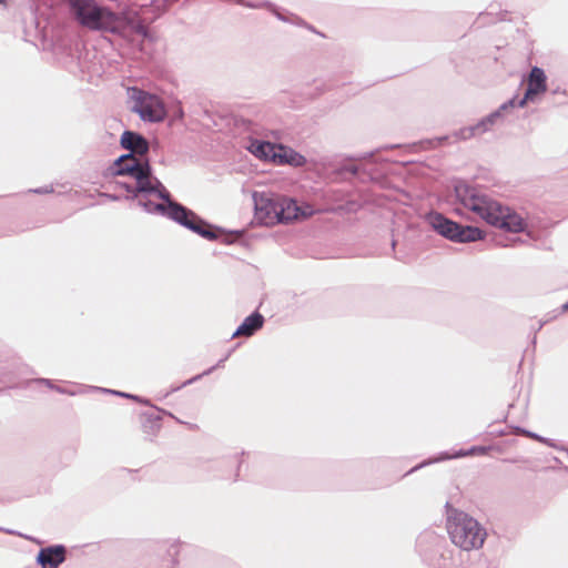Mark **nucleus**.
Wrapping results in <instances>:
<instances>
[{
    "label": "nucleus",
    "instance_id": "nucleus-1",
    "mask_svg": "<svg viewBox=\"0 0 568 568\" xmlns=\"http://www.w3.org/2000/svg\"><path fill=\"white\" fill-rule=\"evenodd\" d=\"M455 211L460 215L480 219L489 225L513 233L524 232L527 226L520 214L468 183L458 182L455 185Z\"/></svg>",
    "mask_w": 568,
    "mask_h": 568
},
{
    "label": "nucleus",
    "instance_id": "nucleus-2",
    "mask_svg": "<svg viewBox=\"0 0 568 568\" xmlns=\"http://www.w3.org/2000/svg\"><path fill=\"white\" fill-rule=\"evenodd\" d=\"M68 4L77 22L89 30L108 32L123 38L132 34L143 38L149 36L148 28L134 11L115 12L109 7L99 4L95 0H68Z\"/></svg>",
    "mask_w": 568,
    "mask_h": 568
},
{
    "label": "nucleus",
    "instance_id": "nucleus-3",
    "mask_svg": "<svg viewBox=\"0 0 568 568\" xmlns=\"http://www.w3.org/2000/svg\"><path fill=\"white\" fill-rule=\"evenodd\" d=\"M146 190H132V199L138 201L149 214L168 217L206 240L217 239V234L210 230V225L192 210L172 200L170 192L158 179H151Z\"/></svg>",
    "mask_w": 568,
    "mask_h": 568
},
{
    "label": "nucleus",
    "instance_id": "nucleus-4",
    "mask_svg": "<svg viewBox=\"0 0 568 568\" xmlns=\"http://www.w3.org/2000/svg\"><path fill=\"white\" fill-rule=\"evenodd\" d=\"M446 529L452 542L462 550L470 551L483 547L486 529L471 516L450 506L447 501Z\"/></svg>",
    "mask_w": 568,
    "mask_h": 568
},
{
    "label": "nucleus",
    "instance_id": "nucleus-5",
    "mask_svg": "<svg viewBox=\"0 0 568 568\" xmlns=\"http://www.w3.org/2000/svg\"><path fill=\"white\" fill-rule=\"evenodd\" d=\"M112 174L116 176L130 175L134 179L132 183H121L126 192L132 190H145L149 186L153 175L151 165L146 158L132 156V153H126L119 156L112 166Z\"/></svg>",
    "mask_w": 568,
    "mask_h": 568
},
{
    "label": "nucleus",
    "instance_id": "nucleus-6",
    "mask_svg": "<svg viewBox=\"0 0 568 568\" xmlns=\"http://www.w3.org/2000/svg\"><path fill=\"white\" fill-rule=\"evenodd\" d=\"M128 98L130 110L146 122H161L166 116V109L163 101L146 91L139 88H129Z\"/></svg>",
    "mask_w": 568,
    "mask_h": 568
},
{
    "label": "nucleus",
    "instance_id": "nucleus-7",
    "mask_svg": "<svg viewBox=\"0 0 568 568\" xmlns=\"http://www.w3.org/2000/svg\"><path fill=\"white\" fill-rule=\"evenodd\" d=\"M429 224L442 236L458 243L475 242L483 237L481 231L474 226H464L448 220L439 213L429 215Z\"/></svg>",
    "mask_w": 568,
    "mask_h": 568
},
{
    "label": "nucleus",
    "instance_id": "nucleus-8",
    "mask_svg": "<svg viewBox=\"0 0 568 568\" xmlns=\"http://www.w3.org/2000/svg\"><path fill=\"white\" fill-rule=\"evenodd\" d=\"M278 199L280 194L273 192L254 191L252 193L254 217L260 224L266 226L278 224Z\"/></svg>",
    "mask_w": 568,
    "mask_h": 568
},
{
    "label": "nucleus",
    "instance_id": "nucleus-9",
    "mask_svg": "<svg viewBox=\"0 0 568 568\" xmlns=\"http://www.w3.org/2000/svg\"><path fill=\"white\" fill-rule=\"evenodd\" d=\"M547 91V77L539 67H532L527 78V89L523 99L516 102V106L524 108L528 101L534 102L536 97Z\"/></svg>",
    "mask_w": 568,
    "mask_h": 568
},
{
    "label": "nucleus",
    "instance_id": "nucleus-10",
    "mask_svg": "<svg viewBox=\"0 0 568 568\" xmlns=\"http://www.w3.org/2000/svg\"><path fill=\"white\" fill-rule=\"evenodd\" d=\"M278 223H288L300 216L306 217L312 214L310 206L305 210L300 207L295 200L280 194L278 199Z\"/></svg>",
    "mask_w": 568,
    "mask_h": 568
},
{
    "label": "nucleus",
    "instance_id": "nucleus-11",
    "mask_svg": "<svg viewBox=\"0 0 568 568\" xmlns=\"http://www.w3.org/2000/svg\"><path fill=\"white\" fill-rule=\"evenodd\" d=\"M120 144L132 153V156L138 158H145L150 149L148 140L142 134L129 130L122 133Z\"/></svg>",
    "mask_w": 568,
    "mask_h": 568
},
{
    "label": "nucleus",
    "instance_id": "nucleus-12",
    "mask_svg": "<svg viewBox=\"0 0 568 568\" xmlns=\"http://www.w3.org/2000/svg\"><path fill=\"white\" fill-rule=\"evenodd\" d=\"M65 552L63 545L41 548L37 556V562L41 568H58L65 560Z\"/></svg>",
    "mask_w": 568,
    "mask_h": 568
},
{
    "label": "nucleus",
    "instance_id": "nucleus-13",
    "mask_svg": "<svg viewBox=\"0 0 568 568\" xmlns=\"http://www.w3.org/2000/svg\"><path fill=\"white\" fill-rule=\"evenodd\" d=\"M276 164H290L293 166H302L306 163L305 156L294 151L293 149L277 144L275 151V159L273 161Z\"/></svg>",
    "mask_w": 568,
    "mask_h": 568
},
{
    "label": "nucleus",
    "instance_id": "nucleus-14",
    "mask_svg": "<svg viewBox=\"0 0 568 568\" xmlns=\"http://www.w3.org/2000/svg\"><path fill=\"white\" fill-rule=\"evenodd\" d=\"M264 317L258 312H254L248 315L243 323L236 328L232 337L244 336L250 337L260 328L263 327Z\"/></svg>",
    "mask_w": 568,
    "mask_h": 568
},
{
    "label": "nucleus",
    "instance_id": "nucleus-15",
    "mask_svg": "<svg viewBox=\"0 0 568 568\" xmlns=\"http://www.w3.org/2000/svg\"><path fill=\"white\" fill-rule=\"evenodd\" d=\"M276 145L274 143L262 141V140H251L247 150L255 155L256 158L265 161H274Z\"/></svg>",
    "mask_w": 568,
    "mask_h": 568
},
{
    "label": "nucleus",
    "instance_id": "nucleus-16",
    "mask_svg": "<svg viewBox=\"0 0 568 568\" xmlns=\"http://www.w3.org/2000/svg\"><path fill=\"white\" fill-rule=\"evenodd\" d=\"M488 448L487 447H484V446H474L471 447L470 449L468 450H459L457 453H455L453 456L448 455V454H440L439 457L435 458V459H430V460H426V462H423L422 464L415 466L414 468H412L408 474L426 466V465H429L432 463H436V462H442V460H446V459H449V458H459V457H465V456H469V455H485L487 453Z\"/></svg>",
    "mask_w": 568,
    "mask_h": 568
},
{
    "label": "nucleus",
    "instance_id": "nucleus-17",
    "mask_svg": "<svg viewBox=\"0 0 568 568\" xmlns=\"http://www.w3.org/2000/svg\"><path fill=\"white\" fill-rule=\"evenodd\" d=\"M516 106V100L515 98L504 102L499 105L497 110L486 115L484 119L488 123L489 128L493 130L494 126L500 124L506 113H508L510 110H513Z\"/></svg>",
    "mask_w": 568,
    "mask_h": 568
},
{
    "label": "nucleus",
    "instance_id": "nucleus-18",
    "mask_svg": "<svg viewBox=\"0 0 568 568\" xmlns=\"http://www.w3.org/2000/svg\"><path fill=\"white\" fill-rule=\"evenodd\" d=\"M226 358H227V355L224 358L220 359L219 363L215 366H212L209 369L204 371L202 374H199V375H196V376L185 381L181 386H178V387L173 388L172 392L179 390L181 387L190 385V384L199 381L203 376H206V375L211 374L216 367H220L224 363V361Z\"/></svg>",
    "mask_w": 568,
    "mask_h": 568
},
{
    "label": "nucleus",
    "instance_id": "nucleus-19",
    "mask_svg": "<svg viewBox=\"0 0 568 568\" xmlns=\"http://www.w3.org/2000/svg\"><path fill=\"white\" fill-rule=\"evenodd\" d=\"M453 135L456 140L466 141V140H469V139L476 136V133H475L474 126L469 125V126H465V128H462V129L455 131Z\"/></svg>",
    "mask_w": 568,
    "mask_h": 568
},
{
    "label": "nucleus",
    "instance_id": "nucleus-20",
    "mask_svg": "<svg viewBox=\"0 0 568 568\" xmlns=\"http://www.w3.org/2000/svg\"><path fill=\"white\" fill-rule=\"evenodd\" d=\"M474 126V130H475V133H476V136L478 135H481L486 132H489L491 131V129L489 128L488 123L485 121V119H480L476 124L473 125Z\"/></svg>",
    "mask_w": 568,
    "mask_h": 568
},
{
    "label": "nucleus",
    "instance_id": "nucleus-21",
    "mask_svg": "<svg viewBox=\"0 0 568 568\" xmlns=\"http://www.w3.org/2000/svg\"><path fill=\"white\" fill-rule=\"evenodd\" d=\"M519 433H520V434H524V435H526V436H528V437H530V438H534V439H536V440H538V442H540V443L547 444V445H548V446H550V447H555V445H554V444H552L548 438H545V437H542V436H539V435H538V434H536V433H531V432H529V430H525V429H519Z\"/></svg>",
    "mask_w": 568,
    "mask_h": 568
},
{
    "label": "nucleus",
    "instance_id": "nucleus-22",
    "mask_svg": "<svg viewBox=\"0 0 568 568\" xmlns=\"http://www.w3.org/2000/svg\"><path fill=\"white\" fill-rule=\"evenodd\" d=\"M36 382L40 383V384H44L47 387L54 389V390L58 387L53 384V382L51 379H48V378H39V379H36Z\"/></svg>",
    "mask_w": 568,
    "mask_h": 568
},
{
    "label": "nucleus",
    "instance_id": "nucleus-23",
    "mask_svg": "<svg viewBox=\"0 0 568 568\" xmlns=\"http://www.w3.org/2000/svg\"><path fill=\"white\" fill-rule=\"evenodd\" d=\"M30 191L33 193H37V194H47V193H51L53 190H52V187L44 186V187H39V189L30 190Z\"/></svg>",
    "mask_w": 568,
    "mask_h": 568
},
{
    "label": "nucleus",
    "instance_id": "nucleus-24",
    "mask_svg": "<svg viewBox=\"0 0 568 568\" xmlns=\"http://www.w3.org/2000/svg\"><path fill=\"white\" fill-rule=\"evenodd\" d=\"M55 390H57L58 393H60V394H67V395H70V396H74V395H77V393H75V392H73V390H69V389H67V388L59 387V386L55 388Z\"/></svg>",
    "mask_w": 568,
    "mask_h": 568
},
{
    "label": "nucleus",
    "instance_id": "nucleus-25",
    "mask_svg": "<svg viewBox=\"0 0 568 568\" xmlns=\"http://www.w3.org/2000/svg\"><path fill=\"white\" fill-rule=\"evenodd\" d=\"M179 547H180L179 542H176V541L172 542L170 550H169L170 555H176L179 551Z\"/></svg>",
    "mask_w": 568,
    "mask_h": 568
},
{
    "label": "nucleus",
    "instance_id": "nucleus-26",
    "mask_svg": "<svg viewBox=\"0 0 568 568\" xmlns=\"http://www.w3.org/2000/svg\"><path fill=\"white\" fill-rule=\"evenodd\" d=\"M345 170H346L347 172H349V173L354 174V175H355V174H357V172H358L357 166H356V165H354V164L346 165V166H345Z\"/></svg>",
    "mask_w": 568,
    "mask_h": 568
},
{
    "label": "nucleus",
    "instance_id": "nucleus-27",
    "mask_svg": "<svg viewBox=\"0 0 568 568\" xmlns=\"http://www.w3.org/2000/svg\"><path fill=\"white\" fill-rule=\"evenodd\" d=\"M104 392H109V393H112L114 395H119V396L126 397V398H130V396H131V394L122 393V392H116V390L104 389Z\"/></svg>",
    "mask_w": 568,
    "mask_h": 568
},
{
    "label": "nucleus",
    "instance_id": "nucleus-28",
    "mask_svg": "<svg viewBox=\"0 0 568 568\" xmlns=\"http://www.w3.org/2000/svg\"><path fill=\"white\" fill-rule=\"evenodd\" d=\"M130 398H131V399H133V400H136V402H139V403H142V404H148V400H146V399H143V398H141V397L136 396V395H132V394H131Z\"/></svg>",
    "mask_w": 568,
    "mask_h": 568
},
{
    "label": "nucleus",
    "instance_id": "nucleus-29",
    "mask_svg": "<svg viewBox=\"0 0 568 568\" xmlns=\"http://www.w3.org/2000/svg\"><path fill=\"white\" fill-rule=\"evenodd\" d=\"M562 310H564L565 312H567V311H568V301L562 305Z\"/></svg>",
    "mask_w": 568,
    "mask_h": 568
},
{
    "label": "nucleus",
    "instance_id": "nucleus-30",
    "mask_svg": "<svg viewBox=\"0 0 568 568\" xmlns=\"http://www.w3.org/2000/svg\"><path fill=\"white\" fill-rule=\"evenodd\" d=\"M276 16H277V18H278V19H281V20H285V19H284V18H283L278 12H276Z\"/></svg>",
    "mask_w": 568,
    "mask_h": 568
},
{
    "label": "nucleus",
    "instance_id": "nucleus-31",
    "mask_svg": "<svg viewBox=\"0 0 568 568\" xmlns=\"http://www.w3.org/2000/svg\"><path fill=\"white\" fill-rule=\"evenodd\" d=\"M4 2H6V0H0V4H2V3H4Z\"/></svg>",
    "mask_w": 568,
    "mask_h": 568
}]
</instances>
